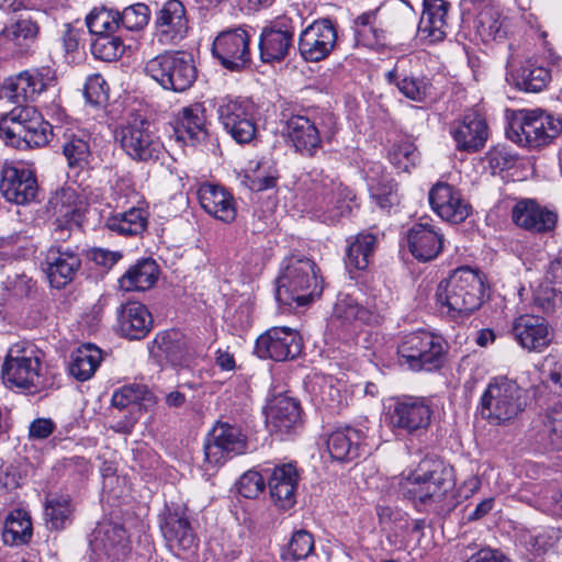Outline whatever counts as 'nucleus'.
Wrapping results in <instances>:
<instances>
[{
    "instance_id": "55",
    "label": "nucleus",
    "mask_w": 562,
    "mask_h": 562,
    "mask_svg": "<svg viewBox=\"0 0 562 562\" xmlns=\"http://www.w3.org/2000/svg\"><path fill=\"white\" fill-rule=\"evenodd\" d=\"M419 154L416 146L408 139L394 144L389 151V159L393 166L402 171H409L418 161Z\"/></svg>"
},
{
    "instance_id": "41",
    "label": "nucleus",
    "mask_w": 562,
    "mask_h": 562,
    "mask_svg": "<svg viewBox=\"0 0 562 562\" xmlns=\"http://www.w3.org/2000/svg\"><path fill=\"white\" fill-rule=\"evenodd\" d=\"M38 34L40 25L30 15H20L1 32V35L12 43L15 49L21 54L30 50L36 42Z\"/></svg>"
},
{
    "instance_id": "45",
    "label": "nucleus",
    "mask_w": 562,
    "mask_h": 562,
    "mask_svg": "<svg viewBox=\"0 0 562 562\" xmlns=\"http://www.w3.org/2000/svg\"><path fill=\"white\" fill-rule=\"evenodd\" d=\"M510 79L518 89L525 92H539L551 80V74L536 60L527 59L517 72L510 74Z\"/></svg>"
},
{
    "instance_id": "58",
    "label": "nucleus",
    "mask_w": 562,
    "mask_h": 562,
    "mask_svg": "<svg viewBox=\"0 0 562 562\" xmlns=\"http://www.w3.org/2000/svg\"><path fill=\"white\" fill-rule=\"evenodd\" d=\"M150 16L148 7L144 3H136L127 7L120 13V25L126 30H142L147 25Z\"/></svg>"
},
{
    "instance_id": "5",
    "label": "nucleus",
    "mask_w": 562,
    "mask_h": 562,
    "mask_svg": "<svg viewBox=\"0 0 562 562\" xmlns=\"http://www.w3.org/2000/svg\"><path fill=\"white\" fill-rule=\"evenodd\" d=\"M52 135L50 124L31 106L13 109L0 122V137L19 149L44 146Z\"/></svg>"
},
{
    "instance_id": "11",
    "label": "nucleus",
    "mask_w": 562,
    "mask_h": 562,
    "mask_svg": "<svg viewBox=\"0 0 562 562\" xmlns=\"http://www.w3.org/2000/svg\"><path fill=\"white\" fill-rule=\"evenodd\" d=\"M116 139L133 160L156 161L164 154V144L150 130L149 122L139 116L122 124L116 131Z\"/></svg>"
},
{
    "instance_id": "7",
    "label": "nucleus",
    "mask_w": 562,
    "mask_h": 562,
    "mask_svg": "<svg viewBox=\"0 0 562 562\" xmlns=\"http://www.w3.org/2000/svg\"><path fill=\"white\" fill-rule=\"evenodd\" d=\"M525 407L521 387L505 376L493 379L481 397V415L493 425L514 419Z\"/></svg>"
},
{
    "instance_id": "18",
    "label": "nucleus",
    "mask_w": 562,
    "mask_h": 562,
    "mask_svg": "<svg viewBox=\"0 0 562 562\" xmlns=\"http://www.w3.org/2000/svg\"><path fill=\"white\" fill-rule=\"evenodd\" d=\"M189 20L180 0H168L156 12L155 36L160 44L178 43L188 33Z\"/></svg>"
},
{
    "instance_id": "60",
    "label": "nucleus",
    "mask_w": 562,
    "mask_h": 562,
    "mask_svg": "<svg viewBox=\"0 0 562 562\" xmlns=\"http://www.w3.org/2000/svg\"><path fill=\"white\" fill-rule=\"evenodd\" d=\"M266 483L263 476L249 470L245 472L236 483L238 493L246 498H255L265 490Z\"/></svg>"
},
{
    "instance_id": "43",
    "label": "nucleus",
    "mask_w": 562,
    "mask_h": 562,
    "mask_svg": "<svg viewBox=\"0 0 562 562\" xmlns=\"http://www.w3.org/2000/svg\"><path fill=\"white\" fill-rule=\"evenodd\" d=\"M205 110L201 103H194L181 110L175 133L178 139L201 140L205 137Z\"/></svg>"
},
{
    "instance_id": "63",
    "label": "nucleus",
    "mask_w": 562,
    "mask_h": 562,
    "mask_svg": "<svg viewBox=\"0 0 562 562\" xmlns=\"http://www.w3.org/2000/svg\"><path fill=\"white\" fill-rule=\"evenodd\" d=\"M486 160L493 172L512 168L516 162V155L505 146L497 145L488 150Z\"/></svg>"
},
{
    "instance_id": "32",
    "label": "nucleus",
    "mask_w": 562,
    "mask_h": 562,
    "mask_svg": "<svg viewBox=\"0 0 562 562\" xmlns=\"http://www.w3.org/2000/svg\"><path fill=\"white\" fill-rule=\"evenodd\" d=\"M407 244L416 259L429 261L440 254L443 246V236L429 222H419L407 231Z\"/></svg>"
},
{
    "instance_id": "10",
    "label": "nucleus",
    "mask_w": 562,
    "mask_h": 562,
    "mask_svg": "<svg viewBox=\"0 0 562 562\" xmlns=\"http://www.w3.org/2000/svg\"><path fill=\"white\" fill-rule=\"evenodd\" d=\"M217 116L223 128L238 144H249L258 133L257 110L246 98L224 97L217 102Z\"/></svg>"
},
{
    "instance_id": "57",
    "label": "nucleus",
    "mask_w": 562,
    "mask_h": 562,
    "mask_svg": "<svg viewBox=\"0 0 562 562\" xmlns=\"http://www.w3.org/2000/svg\"><path fill=\"white\" fill-rule=\"evenodd\" d=\"M369 187L371 196L382 209L391 207L398 203L396 186L389 181V179L383 178L381 181H375L372 178L370 179Z\"/></svg>"
},
{
    "instance_id": "51",
    "label": "nucleus",
    "mask_w": 562,
    "mask_h": 562,
    "mask_svg": "<svg viewBox=\"0 0 562 562\" xmlns=\"http://www.w3.org/2000/svg\"><path fill=\"white\" fill-rule=\"evenodd\" d=\"M508 20L494 9H484L477 20V32L484 41L503 40L507 35Z\"/></svg>"
},
{
    "instance_id": "26",
    "label": "nucleus",
    "mask_w": 562,
    "mask_h": 562,
    "mask_svg": "<svg viewBox=\"0 0 562 562\" xmlns=\"http://www.w3.org/2000/svg\"><path fill=\"white\" fill-rule=\"evenodd\" d=\"M81 260L70 247H50L45 257L44 271L54 288H63L75 278Z\"/></svg>"
},
{
    "instance_id": "16",
    "label": "nucleus",
    "mask_w": 562,
    "mask_h": 562,
    "mask_svg": "<svg viewBox=\"0 0 562 562\" xmlns=\"http://www.w3.org/2000/svg\"><path fill=\"white\" fill-rule=\"evenodd\" d=\"M249 40V34L241 27L223 31L213 42V55L225 68L240 69L250 60Z\"/></svg>"
},
{
    "instance_id": "22",
    "label": "nucleus",
    "mask_w": 562,
    "mask_h": 562,
    "mask_svg": "<svg viewBox=\"0 0 562 562\" xmlns=\"http://www.w3.org/2000/svg\"><path fill=\"white\" fill-rule=\"evenodd\" d=\"M368 427H346L333 431L327 439V449L334 460L347 462L368 453Z\"/></svg>"
},
{
    "instance_id": "9",
    "label": "nucleus",
    "mask_w": 562,
    "mask_h": 562,
    "mask_svg": "<svg viewBox=\"0 0 562 562\" xmlns=\"http://www.w3.org/2000/svg\"><path fill=\"white\" fill-rule=\"evenodd\" d=\"M445 352V340L425 330L405 335L397 347L400 364L412 371H430L439 368L443 362Z\"/></svg>"
},
{
    "instance_id": "36",
    "label": "nucleus",
    "mask_w": 562,
    "mask_h": 562,
    "mask_svg": "<svg viewBox=\"0 0 562 562\" xmlns=\"http://www.w3.org/2000/svg\"><path fill=\"white\" fill-rule=\"evenodd\" d=\"M317 198L321 200V207L328 213V220L336 222L340 216L351 211L350 203L355 195L342 183L327 179L323 181Z\"/></svg>"
},
{
    "instance_id": "12",
    "label": "nucleus",
    "mask_w": 562,
    "mask_h": 562,
    "mask_svg": "<svg viewBox=\"0 0 562 562\" xmlns=\"http://www.w3.org/2000/svg\"><path fill=\"white\" fill-rule=\"evenodd\" d=\"M247 450V439L240 428L226 423L217 424L204 443L205 472H213L234 456Z\"/></svg>"
},
{
    "instance_id": "56",
    "label": "nucleus",
    "mask_w": 562,
    "mask_h": 562,
    "mask_svg": "<svg viewBox=\"0 0 562 562\" xmlns=\"http://www.w3.org/2000/svg\"><path fill=\"white\" fill-rule=\"evenodd\" d=\"M149 395L150 393L146 385L134 383L116 390L112 395L111 402L114 407L122 409L147 400Z\"/></svg>"
},
{
    "instance_id": "61",
    "label": "nucleus",
    "mask_w": 562,
    "mask_h": 562,
    "mask_svg": "<svg viewBox=\"0 0 562 562\" xmlns=\"http://www.w3.org/2000/svg\"><path fill=\"white\" fill-rule=\"evenodd\" d=\"M318 390L313 389L314 395L319 403L329 408H337L341 402L340 390L334 385L331 378H321L316 382Z\"/></svg>"
},
{
    "instance_id": "29",
    "label": "nucleus",
    "mask_w": 562,
    "mask_h": 562,
    "mask_svg": "<svg viewBox=\"0 0 562 562\" xmlns=\"http://www.w3.org/2000/svg\"><path fill=\"white\" fill-rule=\"evenodd\" d=\"M56 214L57 231L79 226L87 207V196L74 188H64L49 201Z\"/></svg>"
},
{
    "instance_id": "1",
    "label": "nucleus",
    "mask_w": 562,
    "mask_h": 562,
    "mask_svg": "<svg viewBox=\"0 0 562 562\" xmlns=\"http://www.w3.org/2000/svg\"><path fill=\"white\" fill-rule=\"evenodd\" d=\"M453 486L451 470L441 462L430 460L422 461L415 470L402 473L398 479V492L416 507L437 506Z\"/></svg>"
},
{
    "instance_id": "40",
    "label": "nucleus",
    "mask_w": 562,
    "mask_h": 562,
    "mask_svg": "<svg viewBox=\"0 0 562 562\" xmlns=\"http://www.w3.org/2000/svg\"><path fill=\"white\" fill-rule=\"evenodd\" d=\"M162 533L169 548L177 554L184 552L193 553L198 547L195 536L193 535L189 521L184 518L170 516L165 526Z\"/></svg>"
},
{
    "instance_id": "54",
    "label": "nucleus",
    "mask_w": 562,
    "mask_h": 562,
    "mask_svg": "<svg viewBox=\"0 0 562 562\" xmlns=\"http://www.w3.org/2000/svg\"><path fill=\"white\" fill-rule=\"evenodd\" d=\"M125 50L122 40L114 34L97 35L91 43V52L98 59L112 61L120 58Z\"/></svg>"
},
{
    "instance_id": "6",
    "label": "nucleus",
    "mask_w": 562,
    "mask_h": 562,
    "mask_svg": "<svg viewBox=\"0 0 562 562\" xmlns=\"http://www.w3.org/2000/svg\"><path fill=\"white\" fill-rule=\"evenodd\" d=\"M562 131V122L541 110H519L513 113L507 137L524 147L548 145Z\"/></svg>"
},
{
    "instance_id": "52",
    "label": "nucleus",
    "mask_w": 562,
    "mask_h": 562,
    "mask_svg": "<svg viewBox=\"0 0 562 562\" xmlns=\"http://www.w3.org/2000/svg\"><path fill=\"white\" fill-rule=\"evenodd\" d=\"M86 24L95 36L114 34L120 27V13L105 8L94 9L86 18Z\"/></svg>"
},
{
    "instance_id": "35",
    "label": "nucleus",
    "mask_w": 562,
    "mask_h": 562,
    "mask_svg": "<svg viewBox=\"0 0 562 562\" xmlns=\"http://www.w3.org/2000/svg\"><path fill=\"white\" fill-rule=\"evenodd\" d=\"M286 134L295 149L303 155L314 156L322 147V132L306 116H292L286 123Z\"/></svg>"
},
{
    "instance_id": "33",
    "label": "nucleus",
    "mask_w": 562,
    "mask_h": 562,
    "mask_svg": "<svg viewBox=\"0 0 562 562\" xmlns=\"http://www.w3.org/2000/svg\"><path fill=\"white\" fill-rule=\"evenodd\" d=\"M153 327V317L139 302H128L122 306L117 317L119 333L131 340L144 338Z\"/></svg>"
},
{
    "instance_id": "14",
    "label": "nucleus",
    "mask_w": 562,
    "mask_h": 562,
    "mask_svg": "<svg viewBox=\"0 0 562 562\" xmlns=\"http://www.w3.org/2000/svg\"><path fill=\"white\" fill-rule=\"evenodd\" d=\"M337 44V30L328 19H319L306 26L299 36V52L304 60L321 61Z\"/></svg>"
},
{
    "instance_id": "30",
    "label": "nucleus",
    "mask_w": 562,
    "mask_h": 562,
    "mask_svg": "<svg viewBox=\"0 0 562 562\" xmlns=\"http://www.w3.org/2000/svg\"><path fill=\"white\" fill-rule=\"evenodd\" d=\"M196 195L201 207L209 215L224 223L235 221L237 215L236 202L224 187L203 183L199 187Z\"/></svg>"
},
{
    "instance_id": "27",
    "label": "nucleus",
    "mask_w": 562,
    "mask_h": 562,
    "mask_svg": "<svg viewBox=\"0 0 562 562\" xmlns=\"http://www.w3.org/2000/svg\"><path fill=\"white\" fill-rule=\"evenodd\" d=\"M515 340L529 351L541 352L551 342V334L544 318L524 314L515 318L512 326Z\"/></svg>"
},
{
    "instance_id": "13",
    "label": "nucleus",
    "mask_w": 562,
    "mask_h": 562,
    "mask_svg": "<svg viewBox=\"0 0 562 562\" xmlns=\"http://www.w3.org/2000/svg\"><path fill=\"white\" fill-rule=\"evenodd\" d=\"M302 347V338L296 330L272 327L257 338L255 352L261 359L285 361L297 357Z\"/></svg>"
},
{
    "instance_id": "47",
    "label": "nucleus",
    "mask_w": 562,
    "mask_h": 562,
    "mask_svg": "<svg viewBox=\"0 0 562 562\" xmlns=\"http://www.w3.org/2000/svg\"><path fill=\"white\" fill-rule=\"evenodd\" d=\"M376 237L371 233H360L347 249L346 266L356 270L368 267L373 255Z\"/></svg>"
},
{
    "instance_id": "53",
    "label": "nucleus",
    "mask_w": 562,
    "mask_h": 562,
    "mask_svg": "<svg viewBox=\"0 0 562 562\" xmlns=\"http://www.w3.org/2000/svg\"><path fill=\"white\" fill-rule=\"evenodd\" d=\"M63 150L69 167L82 169L88 166L91 151L87 135L72 134L64 144Z\"/></svg>"
},
{
    "instance_id": "44",
    "label": "nucleus",
    "mask_w": 562,
    "mask_h": 562,
    "mask_svg": "<svg viewBox=\"0 0 562 562\" xmlns=\"http://www.w3.org/2000/svg\"><path fill=\"white\" fill-rule=\"evenodd\" d=\"M102 360V351L94 345H82L72 351L68 366L69 373L78 381L93 376Z\"/></svg>"
},
{
    "instance_id": "37",
    "label": "nucleus",
    "mask_w": 562,
    "mask_h": 562,
    "mask_svg": "<svg viewBox=\"0 0 562 562\" xmlns=\"http://www.w3.org/2000/svg\"><path fill=\"white\" fill-rule=\"evenodd\" d=\"M92 544L109 557L120 559L127 553L130 540L126 530L121 525L103 521L93 531Z\"/></svg>"
},
{
    "instance_id": "59",
    "label": "nucleus",
    "mask_w": 562,
    "mask_h": 562,
    "mask_svg": "<svg viewBox=\"0 0 562 562\" xmlns=\"http://www.w3.org/2000/svg\"><path fill=\"white\" fill-rule=\"evenodd\" d=\"M314 550V540L310 532L305 530L296 531L289 546L284 558L301 560L307 558Z\"/></svg>"
},
{
    "instance_id": "50",
    "label": "nucleus",
    "mask_w": 562,
    "mask_h": 562,
    "mask_svg": "<svg viewBox=\"0 0 562 562\" xmlns=\"http://www.w3.org/2000/svg\"><path fill=\"white\" fill-rule=\"evenodd\" d=\"M540 429V440L551 450L562 451V403L546 412Z\"/></svg>"
},
{
    "instance_id": "38",
    "label": "nucleus",
    "mask_w": 562,
    "mask_h": 562,
    "mask_svg": "<svg viewBox=\"0 0 562 562\" xmlns=\"http://www.w3.org/2000/svg\"><path fill=\"white\" fill-rule=\"evenodd\" d=\"M404 60L396 63L394 68L385 74L389 83L396 86L406 98L422 102L431 94V82L427 77H415L406 74Z\"/></svg>"
},
{
    "instance_id": "42",
    "label": "nucleus",
    "mask_w": 562,
    "mask_h": 562,
    "mask_svg": "<svg viewBox=\"0 0 562 562\" xmlns=\"http://www.w3.org/2000/svg\"><path fill=\"white\" fill-rule=\"evenodd\" d=\"M267 420L277 432L286 434L300 424V406L290 397L279 396L269 406Z\"/></svg>"
},
{
    "instance_id": "64",
    "label": "nucleus",
    "mask_w": 562,
    "mask_h": 562,
    "mask_svg": "<svg viewBox=\"0 0 562 562\" xmlns=\"http://www.w3.org/2000/svg\"><path fill=\"white\" fill-rule=\"evenodd\" d=\"M559 539V533L554 529H546L529 537L527 541L528 549L535 555H541L552 549Z\"/></svg>"
},
{
    "instance_id": "8",
    "label": "nucleus",
    "mask_w": 562,
    "mask_h": 562,
    "mask_svg": "<svg viewBox=\"0 0 562 562\" xmlns=\"http://www.w3.org/2000/svg\"><path fill=\"white\" fill-rule=\"evenodd\" d=\"M144 71L164 89L181 92L196 79L193 57L187 52H171L153 57L145 64Z\"/></svg>"
},
{
    "instance_id": "19",
    "label": "nucleus",
    "mask_w": 562,
    "mask_h": 562,
    "mask_svg": "<svg viewBox=\"0 0 562 562\" xmlns=\"http://www.w3.org/2000/svg\"><path fill=\"white\" fill-rule=\"evenodd\" d=\"M294 30L289 16L279 18L271 26L265 27L259 38L261 60L273 63L284 59L292 47Z\"/></svg>"
},
{
    "instance_id": "17",
    "label": "nucleus",
    "mask_w": 562,
    "mask_h": 562,
    "mask_svg": "<svg viewBox=\"0 0 562 562\" xmlns=\"http://www.w3.org/2000/svg\"><path fill=\"white\" fill-rule=\"evenodd\" d=\"M56 82V71L43 66L20 72L4 86L8 95L15 102L34 101L42 92Z\"/></svg>"
},
{
    "instance_id": "24",
    "label": "nucleus",
    "mask_w": 562,
    "mask_h": 562,
    "mask_svg": "<svg viewBox=\"0 0 562 562\" xmlns=\"http://www.w3.org/2000/svg\"><path fill=\"white\" fill-rule=\"evenodd\" d=\"M450 134L456 142L457 149L477 151L484 147L487 140L488 127L485 119L477 111L471 110L451 126Z\"/></svg>"
},
{
    "instance_id": "3",
    "label": "nucleus",
    "mask_w": 562,
    "mask_h": 562,
    "mask_svg": "<svg viewBox=\"0 0 562 562\" xmlns=\"http://www.w3.org/2000/svg\"><path fill=\"white\" fill-rule=\"evenodd\" d=\"M483 294L481 277L469 268H460L439 283L436 297L440 311L457 319L476 311L482 304Z\"/></svg>"
},
{
    "instance_id": "46",
    "label": "nucleus",
    "mask_w": 562,
    "mask_h": 562,
    "mask_svg": "<svg viewBox=\"0 0 562 562\" xmlns=\"http://www.w3.org/2000/svg\"><path fill=\"white\" fill-rule=\"evenodd\" d=\"M147 223V212L142 207H132L106 220L108 228L121 235L142 234L146 229Z\"/></svg>"
},
{
    "instance_id": "48",
    "label": "nucleus",
    "mask_w": 562,
    "mask_h": 562,
    "mask_svg": "<svg viewBox=\"0 0 562 562\" xmlns=\"http://www.w3.org/2000/svg\"><path fill=\"white\" fill-rule=\"evenodd\" d=\"M3 541L10 546L26 543L32 537V524L26 512L13 510L5 519Z\"/></svg>"
},
{
    "instance_id": "49",
    "label": "nucleus",
    "mask_w": 562,
    "mask_h": 562,
    "mask_svg": "<svg viewBox=\"0 0 562 562\" xmlns=\"http://www.w3.org/2000/svg\"><path fill=\"white\" fill-rule=\"evenodd\" d=\"M74 507L69 495H53L45 502L44 516L50 528L59 530L70 525Z\"/></svg>"
},
{
    "instance_id": "23",
    "label": "nucleus",
    "mask_w": 562,
    "mask_h": 562,
    "mask_svg": "<svg viewBox=\"0 0 562 562\" xmlns=\"http://www.w3.org/2000/svg\"><path fill=\"white\" fill-rule=\"evenodd\" d=\"M429 203L438 216L452 223L463 222L471 211L460 191L443 182H438L430 189Z\"/></svg>"
},
{
    "instance_id": "39",
    "label": "nucleus",
    "mask_w": 562,
    "mask_h": 562,
    "mask_svg": "<svg viewBox=\"0 0 562 562\" xmlns=\"http://www.w3.org/2000/svg\"><path fill=\"white\" fill-rule=\"evenodd\" d=\"M159 268L153 259H142L130 267L127 271L120 278L119 284L121 290L146 291L150 289L157 281Z\"/></svg>"
},
{
    "instance_id": "4",
    "label": "nucleus",
    "mask_w": 562,
    "mask_h": 562,
    "mask_svg": "<svg viewBox=\"0 0 562 562\" xmlns=\"http://www.w3.org/2000/svg\"><path fill=\"white\" fill-rule=\"evenodd\" d=\"M3 382L10 387L34 394L47 385L42 352L32 345L15 344L2 366Z\"/></svg>"
},
{
    "instance_id": "2",
    "label": "nucleus",
    "mask_w": 562,
    "mask_h": 562,
    "mask_svg": "<svg viewBox=\"0 0 562 562\" xmlns=\"http://www.w3.org/2000/svg\"><path fill=\"white\" fill-rule=\"evenodd\" d=\"M321 292L313 260L303 256H291L283 260L276 289V300L280 305L290 308L304 306Z\"/></svg>"
},
{
    "instance_id": "20",
    "label": "nucleus",
    "mask_w": 562,
    "mask_h": 562,
    "mask_svg": "<svg viewBox=\"0 0 562 562\" xmlns=\"http://www.w3.org/2000/svg\"><path fill=\"white\" fill-rule=\"evenodd\" d=\"M431 409L423 398L397 400L389 412V425L409 434L425 429L430 424Z\"/></svg>"
},
{
    "instance_id": "31",
    "label": "nucleus",
    "mask_w": 562,
    "mask_h": 562,
    "mask_svg": "<svg viewBox=\"0 0 562 562\" xmlns=\"http://www.w3.org/2000/svg\"><path fill=\"white\" fill-rule=\"evenodd\" d=\"M512 218L517 226L526 231L547 233L555 227L558 216L554 212L540 206L535 200L524 199L513 207Z\"/></svg>"
},
{
    "instance_id": "62",
    "label": "nucleus",
    "mask_w": 562,
    "mask_h": 562,
    "mask_svg": "<svg viewBox=\"0 0 562 562\" xmlns=\"http://www.w3.org/2000/svg\"><path fill=\"white\" fill-rule=\"evenodd\" d=\"M374 20L375 13L369 11L359 15L355 21L358 42L366 46H372L376 43V30H374L372 26Z\"/></svg>"
},
{
    "instance_id": "21",
    "label": "nucleus",
    "mask_w": 562,
    "mask_h": 562,
    "mask_svg": "<svg viewBox=\"0 0 562 562\" xmlns=\"http://www.w3.org/2000/svg\"><path fill=\"white\" fill-rule=\"evenodd\" d=\"M37 189L35 175L31 170L8 164L2 167L0 192L8 202L25 205L35 200Z\"/></svg>"
},
{
    "instance_id": "25",
    "label": "nucleus",
    "mask_w": 562,
    "mask_h": 562,
    "mask_svg": "<svg viewBox=\"0 0 562 562\" xmlns=\"http://www.w3.org/2000/svg\"><path fill=\"white\" fill-rule=\"evenodd\" d=\"M151 358L160 366H184L189 360V346L183 334L178 330L158 333L149 346Z\"/></svg>"
},
{
    "instance_id": "15",
    "label": "nucleus",
    "mask_w": 562,
    "mask_h": 562,
    "mask_svg": "<svg viewBox=\"0 0 562 562\" xmlns=\"http://www.w3.org/2000/svg\"><path fill=\"white\" fill-rule=\"evenodd\" d=\"M375 321V315L358 303L350 294L340 293L334 305L329 328L338 338L348 339L362 324Z\"/></svg>"
},
{
    "instance_id": "28",
    "label": "nucleus",
    "mask_w": 562,
    "mask_h": 562,
    "mask_svg": "<svg viewBox=\"0 0 562 562\" xmlns=\"http://www.w3.org/2000/svg\"><path fill=\"white\" fill-rule=\"evenodd\" d=\"M449 2L446 0H425L417 37L426 44L441 42L447 36Z\"/></svg>"
},
{
    "instance_id": "34",
    "label": "nucleus",
    "mask_w": 562,
    "mask_h": 562,
    "mask_svg": "<svg viewBox=\"0 0 562 562\" xmlns=\"http://www.w3.org/2000/svg\"><path fill=\"white\" fill-rule=\"evenodd\" d=\"M297 480V471L291 463L273 469L268 485L271 498L279 508L289 509L295 504Z\"/></svg>"
}]
</instances>
